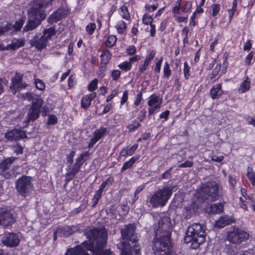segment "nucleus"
I'll list each match as a JSON object with an SVG mask.
<instances>
[{
	"label": "nucleus",
	"mask_w": 255,
	"mask_h": 255,
	"mask_svg": "<svg viewBox=\"0 0 255 255\" xmlns=\"http://www.w3.org/2000/svg\"><path fill=\"white\" fill-rule=\"evenodd\" d=\"M155 56V52L153 51H152L150 52V53L146 57L144 62L146 63L149 64L150 61Z\"/></svg>",
	"instance_id": "obj_54"
},
{
	"label": "nucleus",
	"mask_w": 255,
	"mask_h": 255,
	"mask_svg": "<svg viewBox=\"0 0 255 255\" xmlns=\"http://www.w3.org/2000/svg\"><path fill=\"white\" fill-rule=\"evenodd\" d=\"M114 181V179L112 177L108 178L106 180L104 181L101 185L99 189L103 191L106 187L109 184H112Z\"/></svg>",
	"instance_id": "obj_42"
},
{
	"label": "nucleus",
	"mask_w": 255,
	"mask_h": 255,
	"mask_svg": "<svg viewBox=\"0 0 255 255\" xmlns=\"http://www.w3.org/2000/svg\"><path fill=\"white\" fill-rule=\"evenodd\" d=\"M25 43L24 40L21 39H14L12 40V42L7 45L6 46L1 48L2 50H14L19 47L24 46Z\"/></svg>",
	"instance_id": "obj_19"
},
{
	"label": "nucleus",
	"mask_w": 255,
	"mask_h": 255,
	"mask_svg": "<svg viewBox=\"0 0 255 255\" xmlns=\"http://www.w3.org/2000/svg\"><path fill=\"white\" fill-rule=\"evenodd\" d=\"M139 156L136 157L134 156L130 158L128 161L125 162L121 169V171L123 172L128 169L130 168L135 163V162L139 159Z\"/></svg>",
	"instance_id": "obj_26"
},
{
	"label": "nucleus",
	"mask_w": 255,
	"mask_h": 255,
	"mask_svg": "<svg viewBox=\"0 0 255 255\" xmlns=\"http://www.w3.org/2000/svg\"><path fill=\"white\" fill-rule=\"evenodd\" d=\"M171 223L169 218L164 217L158 223L156 235L152 241L155 255H176L171 244Z\"/></svg>",
	"instance_id": "obj_1"
},
{
	"label": "nucleus",
	"mask_w": 255,
	"mask_h": 255,
	"mask_svg": "<svg viewBox=\"0 0 255 255\" xmlns=\"http://www.w3.org/2000/svg\"><path fill=\"white\" fill-rule=\"evenodd\" d=\"M14 222V219L11 213L7 211H0V225L4 227L11 226Z\"/></svg>",
	"instance_id": "obj_17"
},
{
	"label": "nucleus",
	"mask_w": 255,
	"mask_h": 255,
	"mask_svg": "<svg viewBox=\"0 0 255 255\" xmlns=\"http://www.w3.org/2000/svg\"><path fill=\"white\" fill-rule=\"evenodd\" d=\"M111 58V54L109 50H105L101 55V63L103 64H107Z\"/></svg>",
	"instance_id": "obj_27"
},
{
	"label": "nucleus",
	"mask_w": 255,
	"mask_h": 255,
	"mask_svg": "<svg viewBox=\"0 0 255 255\" xmlns=\"http://www.w3.org/2000/svg\"><path fill=\"white\" fill-rule=\"evenodd\" d=\"M162 103V100L154 95L150 96L149 100L148 101L147 104L149 108L148 114L149 116L153 114L154 112L160 108Z\"/></svg>",
	"instance_id": "obj_16"
},
{
	"label": "nucleus",
	"mask_w": 255,
	"mask_h": 255,
	"mask_svg": "<svg viewBox=\"0 0 255 255\" xmlns=\"http://www.w3.org/2000/svg\"><path fill=\"white\" fill-rule=\"evenodd\" d=\"M142 100V93H141V92H139L136 96L135 100L134 102V104L135 105V106H138L140 104V103Z\"/></svg>",
	"instance_id": "obj_52"
},
{
	"label": "nucleus",
	"mask_w": 255,
	"mask_h": 255,
	"mask_svg": "<svg viewBox=\"0 0 255 255\" xmlns=\"http://www.w3.org/2000/svg\"><path fill=\"white\" fill-rule=\"evenodd\" d=\"M57 122V118L56 116L50 115L48 118V125H55Z\"/></svg>",
	"instance_id": "obj_48"
},
{
	"label": "nucleus",
	"mask_w": 255,
	"mask_h": 255,
	"mask_svg": "<svg viewBox=\"0 0 255 255\" xmlns=\"http://www.w3.org/2000/svg\"><path fill=\"white\" fill-rule=\"evenodd\" d=\"M213 12L212 15L215 16L220 11V5L218 4H214L212 6Z\"/></svg>",
	"instance_id": "obj_59"
},
{
	"label": "nucleus",
	"mask_w": 255,
	"mask_h": 255,
	"mask_svg": "<svg viewBox=\"0 0 255 255\" xmlns=\"http://www.w3.org/2000/svg\"><path fill=\"white\" fill-rule=\"evenodd\" d=\"M121 72L119 70H113L111 72V77L113 80L117 81L121 76Z\"/></svg>",
	"instance_id": "obj_45"
},
{
	"label": "nucleus",
	"mask_w": 255,
	"mask_h": 255,
	"mask_svg": "<svg viewBox=\"0 0 255 255\" xmlns=\"http://www.w3.org/2000/svg\"><path fill=\"white\" fill-rule=\"evenodd\" d=\"M85 235L94 246L96 243L97 248L91 250L92 255H112L110 250L103 252V247L106 243L107 232L102 229L89 228L85 231ZM66 255H90L81 247L75 249H69L65 253Z\"/></svg>",
	"instance_id": "obj_2"
},
{
	"label": "nucleus",
	"mask_w": 255,
	"mask_h": 255,
	"mask_svg": "<svg viewBox=\"0 0 255 255\" xmlns=\"http://www.w3.org/2000/svg\"><path fill=\"white\" fill-rule=\"evenodd\" d=\"M75 155V151H72L67 156L66 161L67 163H69L71 165L73 163V157Z\"/></svg>",
	"instance_id": "obj_49"
},
{
	"label": "nucleus",
	"mask_w": 255,
	"mask_h": 255,
	"mask_svg": "<svg viewBox=\"0 0 255 255\" xmlns=\"http://www.w3.org/2000/svg\"><path fill=\"white\" fill-rule=\"evenodd\" d=\"M192 7V2L191 1H186L182 7V10L184 12L189 11Z\"/></svg>",
	"instance_id": "obj_50"
},
{
	"label": "nucleus",
	"mask_w": 255,
	"mask_h": 255,
	"mask_svg": "<svg viewBox=\"0 0 255 255\" xmlns=\"http://www.w3.org/2000/svg\"><path fill=\"white\" fill-rule=\"evenodd\" d=\"M48 41L46 40L45 38L42 35L40 37L38 36H35L33 39L30 41V44L31 46H34L39 50H41L45 48L47 45Z\"/></svg>",
	"instance_id": "obj_18"
},
{
	"label": "nucleus",
	"mask_w": 255,
	"mask_h": 255,
	"mask_svg": "<svg viewBox=\"0 0 255 255\" xmlns=\"http://www.w3.org/2000/svg\"><path fill=\"white\" fill-rule=\"evenodd\" d=\"M205 227L199 223H194L186 230L184 242L186 243H191V248L196 249L205 242Z\"/></svg>",
	"instance_id": "obj_3"
},
{
	"label": "nucleus",
	"mask_w": 255,
	"mask_h": 255,
	"mask_svg": "<svg viewBox=\"0 0 255 255\" xmlns=\"http://www.w3.org/2000/svg\"><path fill=\"white\" fill-rule=\"evenodd\" d=\"M60 232L63 234L64 237H67L72 235L74 231L73 228L70 226H66L63 228H60Z\"/></svg>",
	"instance_id": "obj_30"
},
{
	"label": "nucleus",
	"mask_w": 255,
	"mask_h": 255,
	"mask_svg": "<svg viewBox=\"0 0 255 255\" xmlns=\"http://www.w3.org/2000/svg\"><path fill=\"white\" fill-rule=\"evenodd\" d=\"M170 114V112L168 110H166L165 112L162 113L159 117L161 119H165V120H167L168 119V117L169 116V115Z\"/></svg>",
	"instance_id": "obj_64"
},
{
	"label": "nucleus",
	"mask_w": 255,
	"mask_h": 255,
	"mask_svg": "<svg viewBox=\"0 0 255 255\" xmlns=\"http://www.w3.org/2000/svg\"><path fill=\"white\" fill-rule=\"evenodd\" d=\"M14 151L17 155L21 154L23 153V147L19 144H16L13 146Z\"/></svg>",
	"instance_id": "obj_51"
},
{
	"label": "nucleus",
	"mask_w": 255,
	"mask_h": 255,
	"mask_svg": "<svg viewBox=\"0 0 255 255\" xmlns=\"http://www.w3.org/2000/svg\"><path fill=\"white\" fill-rule=\"evenodd\" d=\"M3 244L9 247H14L18 246L20 242V239L18 235L13 233L5 234L1 238Z\"/></svg>",
	"instance_id": "obj_12"
},
{
	"label": "nucleus",
	"mask_w": 255,
	"mask_h": 255,
	"mask_svg": "<svg viewBox=\"0 0 255 255\" xmlns=\"http://www.w3.org/2000/svg\"><path fill=\"white\" fill-rule=\"evenodd\" d=\"M102 192L103 190L100 189H99L98 191L96 192L93 199L94 202L93 206H95L96 205L98 204L99 199L101 198Z\"/></svg>",
	"instance_id": "obj_39"
},
{
	"label": "nucleus",
	"mask_w": 255,
	"mask_h": 255,
	"mask_svg": "<svg viewBox=\"0 0 255 255\" xmlns=\"http://www.w3.org/2000/svg\"><path fill=\"white\" fill-rule=\"evenodd\" d=\"M118 248L120 250L122 255H132L131 246L129 243L120 242L118 245Z\"/></svg>",
	"instance_id": "obj_20"
},
{
	"label": "nucleus",
	"mask_w": 255,
	"mask_h": 255,
	"mask_svg": "<svg viewBox=\"0 0 255 255\" xmlns=\"http://www.w3.org/2000/svg\"><path fill=\"white\" fill-rule=\"evenodd\" d=\"M22 97L25 100H28V101H32L33 102L35 101L36 99H34V94L31 93H26L24 94H23Z\"/></svg>",
	"instance_id": "obj_44"
},
{
	"label": "nucleus",
	"mask_w": 255,
	"mask_h": 255,
	"mask_svg": "<svg viewBox=\"0 0 255 255\" xmlns=\"http://www.w3.org/2000/svg\"><path fill=\"white\" fill-rule=\"evenodd\" d=\"M98 80L97 79H94L88 85V90L90 91H94L97 88Z\"/></svg>",
	"instance_id": "obj_41"
},
{
	"label": "nucleus",
	"mask_w": 255,
	"mask_h": 255,
	"mask_svg": "<svg viewBox=\"0 0 255 255\" xmlns=\"http://www.w3.org/2000/svg\"><path fill=\"white\" fill-rule=\"evenodd\" d=\"M137 147L138 145L137 144H135L130 148L127 149L129 155H132L137 148Z\"/></svg>",
	"instance_id": "obj_61"
},
{
	"label": "nucleus",
	"mask_w": 255,
	"mask_h": 255,
	"mask_svg": "<svg viewBox=\"0 0 255 255\" xmlns=\"http://www.w3.org/2000/svg\"><path fill=\"white\" fill-rule=\"evenodd\" d=\"M251 87L250 79L248 77H246V79L244 80L241 84L239 89V92L241 93H245L248 91Z\"/></svg>",
	"instance_id": "obj_25"
},
{
	"label": "nucleus",
	"mask_w": 255,
	"mask_h": 255,
	"mask_svg": "<svg viewBox=\"0 0 255 255\" xmlns=\"http://www.w3.org/2000/svg\"><path fill=\"white\" fill-rule=\"evenodd\" d=\"M68 13V11L67 9L64 7H60L49 16L47 19V21L50 24L56 22L65 18Z\"/></svg>",
	"instance_id": "obj_15"
},
{
	"label": "nucleus",
	"mask_w": 255,
	"mask_h": 255,
	"mask_svg": "<svg viewBox=\"0 0 255 255\" xmlns=\"http://www.w3.org/2000/svg\"><path fill=\"white\" fill-rule=\"evenodd\" d=\"M43 103L44 102L41 99H35L31 107L29 109L27 114L26 119L24 121V123L26 125L29 124L31 122L35 121L38 118Z\"/></svg>",
	"instance_id": "obj_8"
},
{
	"label": "nucleus",
	"mask_w": 255,
	"mask_h": 255,
	"mask_svg": "<svg viewBox=\"0 0 255 255\" xmlns=\"http://www.w3.org/2000/svg\"><path fill=\"white\" fill-rule=\"evenodd\" d=\"M158 5V4L153 5H146L145 6V8H146V10L149 11H153L157 8Z\"/></svg>",
	"instance_id": "obj_58"
},
{
	"label": "nucleus",
	"mask_w": 255,
	"mask_h": 255,
	"mask_svg": "<svg viewBox=\"0 0 255 255\" xmlns=\"http://www.w3.org/2000/svg\"><path fill=\"white\" fill-rule=\"evenodd\" d=\"M15 187L21 195L27 196L33 187L31 177L25 175L21 176L16 181Z\"/></svg>",
	"instance_id": "obj_9"
},
{
	"label": "nucleus",
	"mask_w": 255,
	"mask_h": 255,
	"mask_svg": "<svg viewBox=\"0 0 255 255\" xmlns=\"http://www.w3.org/2000/svg\"><path fill=\"white\" fill-rule=\"evenodd\" d=\"M96 28V24L94 23H90L86 26V30L90 35L92 34Z\"/></svg>",
	"instance_id": "obj_43"
},
{
	"label": "nucleus",
	"mask_w": 255,
	"mask_h": 255,
	"mask_svg": "<svg viewBox=\"0 0 255 255\" xmlns=\"http://www.w3.org/2000/svg\"><path fill=\"white\" fill-rule=\"evenodd\" d=\"M136 52V48L134 46H130L127 49V52L129 55H133Z\"/></svg>",
	"instance_id": "obj_56"
},
{
	"label": "nucleus",
	"mask_w": 255,
	"mask_h": 255,
	"mask_svg": "<svg viewBox=\"0 0 255 255\" xmlns=\"http://www.w3.org/2000/svg\"><path fill=\"white\" fill-rule=\"evenodd\" d=\"M190 67L188 66L187 63L185 62L184 64V77L186 79H188L190 76L189 74Z\"/></svg>",
	"instance_id": "obj_46"
},
{
	"label": "nucleus",
	"mask_w": 255,
	"mask_h": 255,
	"mask_svg": "<svg viewBox=\"0 0 255 255\" xmlns=\"http://www.w3.org/2000/svg\"><path fill=\"white\" fill-rule=\"evenodd\" d=\"M88 151L81 153L80 155L76 159L75 162L74 164L72 169L66 174V181H70L78 173L83 164L86 161V157L89 155Z\"/></svg>",
	"instance_id": "obj_10"
},
{
	"label": "nucleus",
	"mask_w": 255,
	"mask_h": 255,
	"mask_svg": "<svg viewBox=\"0 0 255 255\" xmlns=\"http://www.w3.org/2000/svg\"><path fill=\"white\" fill-rule=\"evenodd\" d=\"M140 126V123L137 120H135L128 126L127 128L129 131L132 132L137 129Z\"/></svg>",
	"instance_id": "obj_34"
},
{
	"label": "nucleus",
	"mask_w": 255,
	"mask_h": 255,
	"mask_svg": "<svg viewBox=\"0 0 255 255\" xmlns=\"http://www.w3.org/2000/svg\"><path fill=\"white\" fill-rule=\"evenodd\" d=\"M146 113V112L144 109L141 110L138 116L137 117V119L140 122H142L145 118Z\"/></svg>",
	"instance_id": "obj_55"
},
{
	"label": "nucleus",
	"mask_w": 255,
	"mask_h": 255,
	"mask_svg": "<svg viewBox=\"0 0 255 255\" xmlns=\"http://www.w3.org/2000/svg\"><path fill=\"white\" fill-rule=\"evenodd\" d=\"M219 184L215 181L206 182L202 186L201 194L203 200L213 202L219 197Z\"/></svg>",
	"instance_id": "obj_6"
},
{
	"label": "nucleus",
	"mask_w": 255,
	"mask_h": 255,
	"mask_svg": "<svg viewBox=\"0 0 255 255\" xmlns=\"http://www.w3.org/2000/svg\"><path fill=\"white\" fill-rule=\"evenodd\" d=\"M4 137L9 141H16L26 137V135L22 130L13 129L7 131L4 134Z\"/></svg>",
	"instance_id": "obj_14"
},
{
	"label": "nucleus",
	"mask_w": 255,
	"mask_h": 255,
	"mask_svg": "<svg viewBox=\"0 0 255 255\" xmlns=\"http://www.w3.org/2000/svg\"><path fill=\"white\" fill-rule=\"evenodd\" d=\"M163 60V57H161L160 58V59L158 60V61L156 63V66L154 68V71L156 72L157 73H159L160 71V67L161 65V63Z\"/></svg>",
	"instance_id": "obj_53"
},
{
	"label": "nucleus",
	"mask_w": 255,
	"mask_h": 255,
	"mask_svg": "<svg viewBox=\"0 0 255 255\" xmlns=\"http://www.w3.org/2000/svg\"><path fill=\"white\" fill-rule=\"evenodd\" d=\"M35 84L36 88L40 91H43L45 89V83L43 82L42 80L39 79H35Z\"/></svg>",
	"instance_id": "obj_38"
},
{
	"label": "nucleus",
	"mask_w": 255,
	"mask_h": 255,
	"mask_svg": "<svg viewBox=\"0 0 255 255\" xmlns=\"http://www.w3.org/2000/svg\"><path fill=\"white\" fill-rule=\"evenodd\" d=\"M234 222V219L229 218L228 217H222L220 219L216 221V225L217 227L222 228Z\"/></svg>",
	"instance_id": "obj_24"
},
{
	"label": "nucleus",
	"mask_w": 255,
	"mask_h": 255,
	"mask_svg": "<svg viewBox=\"0 0 255 255\" xmlns=\"http://www.w3.org/2000/svg\"><path fill=\"white\" fill-rule=\"evenodd\" d=\"M22 74L16 73L14 77L11 79V85L9 88L13 94H15L17 91L20 90L26 87V84L22 82Z\"/></svg>",
	"instance_id": "obj_13"
},
{
	"label": "nucleus",
	"mask_w": 255,
	"mask_h": 255,
	"mask_svg": "<svg viewBox=\"0 0 255 255\" xmlns=\"http://www.w3.org/2000/svg\"><path fill=\"white\" fill-rule=\"evenodd\" d=\"M128 99V91H125L124 92V94H123L122 100H121V105H123L124 104H125L127 101Z\"/></svg>",
	"instance_id": "obj_62"
},
{
	"label": "nucleus",
	"mask_w": 255,
	"mask_h": 255,
	"mask_svg": "<svg viewBox=\"0 0 255 255\" xmlns=\"http://www.w3.org/2000/svg\"><path fill=\"white\" fill-rule=\"evenodd\" d=\"M247 176L253 186H255V175L252 168L248 167Z\"/></svg>",
	"instance_id": "obj_33"
},
{
	"label": "nucleus",
	"mask_w": 255,
	"mask_h": 255,
	"mask_svg": "<svg viewBox=\"0 0 255 255\" xmlns=\"http://www.w3.org/2000/svg\"><path fill=\"white\" fill-rule=\"evenodd\" d=\"M223 94L222 85L221 84L214 85L210 90V95L213 99L219 98Z\"/></svg>",
	"instance_id": "obj_23"
},
{
	"label": "nucleus",
	"mask_w": 255,
	"mask_h": 255,
	"mask_svg": "<svg viewBox=\"0 0 255 255\" xmlns=\"http://www.w3.org/2000/svg\"><path fill=\"white\" fill-rule=\"evenodd\" d=\"M142 21L144 24L146 25L149 24L150 25L152 21V18L148 14H145L143 16Z\"/></svg>",
	"instance_id": "obj_47"
},
{
	"label": "nucleus",
	"mask_w": 255,
	"mask_h": 255,
	"mask_svg": "<svg viewBox=\"0 0 255 255\" xmlns=\"http://www.w3.org/2000/svg\"><path fill=\"white\" fill-rule=\"evenodd\" d=\"M171 168L167 170L162 174V178L164 179H168L170 178Z\"/></svg>",
	"instance_id": "obj_60"
},
{
	"label": "nucleus",
	"mask_w": 255,
	"mask_h": 255,
	"mask_svg": "<svg viewBox=\"0 0 255 255\" xmlns=\"http://www.w3.org/2000/svg\"><path fill=\"white\" fill-rule=\"evenodd\" d=\"M193 166V162L187 161L184 163L179 164L178 167L179 168L191 167Z\"/></svg>",
	"instance_id": "obj_57"
},
{
	"label": "nucleus",
	"mask_w": 255,
	"mask_h": 255,
	"mask_svg": "<svg viewBox=\"0 0 255 255\" xmlns=\"http://www.w3.org/2000/svg\"><path fill=\"white\" fill-rule=\"evenodd\" d=\"M164 76L168 78L171 74V70L169 68V65L167 62H166L164 65L163 68Z\"/></svg>",
	"instance_id": "obj_40"
},
{
	"label": "nucleus",
	"mask_w": 255,
	"mask_h": 255,
	"mask_svg": "<svg viewBox=\"0 0 255 255\" xmlns=\"http://www.w3.org/2000/svg\"><path fill=\"white\" fill-rule=\"evenodd\" d=\"M172 193V190L169 187H165L159 189L151 197L150 203L154 208L158 206L163 207L165 206Z\"/></svg>",
	"instance_id": "obj_5"
},
{
	"label": "nucleus",
	"mask_w": 255,
	"mask_h": 255,
	"mask_svg": "<svg viewBox=\"0 0 255 255\" xmlns=\"http://www.w3.org/2000/svg\"><path fill=\"white\" fill-rule=\"evenodd\" d=\"M24 23V19L23 18H21L15 22V24L13 25L12 28H13L15 31H19Z\"/></svg>",
	"instance_id": "obj_37"
},
{
	"label": "nucleus",
	"mask_w": 255,
	"mask_h": 255,
	"mask_svg": "<svg viewBox=\"0 0 255 255\" xmlns=\"http://www.w3.org/2000/svg\"><path fill=\"white\" fill-rule=\"evenodd\" d=\"M107 129L105 128H101L96 130L94 132V135L99 140L106 133Z\"/></svg>",
	"instance_id": "obj_31"
},
{
	"label": "nucleus",
	"mask_w": 255,
	"mask_h": 255,
	"mask_svg": "<svg viewBox=\"0 0 255 255\" xmlns=\"http://www.w3.org/2000/svg\"><path fill=\"white\" fill-rule=\"evenodd\" d=\"M253 57V53L252 52H250L246 58V63L247 65H250L251 64V61Z\"/></svg>",
	"instance_id": "obj_63"
},
{
	"label": "nucleus",
	"mask_w": 255,
	"mask_h": 255,
	"mask_svg": "<svg viewBox=\"0 0 255 255\" xmlns=\"http://www.w3.org/2000/svg\"><path fill=\"white\" fill-rule=\"evenodd\" d=\"M56 33L55 29L53 28H49L45 30L43 32V36L45 38L46 40L48 41V39L54 35Z\"/></svg>",
	"instance_id": "obj_29"
},
{
	"label": "nucleus",
	"mask_w": 255,
	"mask_h": 255,
	"mask_svg": "<svg viewBox=\"0 0 255 255\" xmlns=\"http://www.w3.org/2000/svg\"><path fill=\"white\" fill-rule=\"evenodd\" d=\"M116 36L111 35L108 36L107 41L106 42V45L107 47H112L116 44Z\"/></svg>",
	"instance_id": "obj_35"
},
{
	"label": "nucleus",
	"mask_w": 255,
	"mask_h": 255,
	"mask_svg": "<svg viewBox=\"0 0 255 255\" xmlns=\"http://www.w3.org/2000/svg\"><path fill=\"white\" fill-rule=\"evenodd\" d=\"M16 159V157H10L7 158L1 162L0 164V174L7 179L15 177V175L14 171L9 170V167Z\"/></svg>",
	"instance_id": "obj_11"
},
{
	"label": "nucleus",
	"mask_w": 255,
	"mask_h": 255,
	"mask_svg": "<svg viewBox=\"0 0 255 255\" xmlns=\"http://www.w3.org/2000/svg\"><path fill=\"white\" fill-rule=\"evenodd\" d=\"M118 67L122 70L128 71L130 70L131 64L130 63V62L126 61L119 64Z\"/></svg>",
	"instance_id": "obj_36"
},
{
	"label": "nucleus",
	"mask_w": 255,
	"mask_h": 255,
	"mask_svg": "<svg viewBox=\"0 0 255 255\" xmlns=\"http://www.w3.org/2000/svg\"><path fill=\"white\" fill-rule=\"evenodd\" d=\"M120 14L121 16L127 20H128L130 18V15L128 12L127 6L125 5H123L119 9Z\"/></svg>",
	"instance_id": "obj_28"
},
{
	"label": "nucleus",
	"mask_w": 255,
	"mask_h": 255,
	"mask_svg": "<svg viewBox=\"0 0 255 255\" xmlns=\"http://www.w3.org/2000/svg\"><path fill=\"white\" fill-rule=\"evenodd\" d=\"M249 234L242 230L238 227H234L228 232L227 238L229 241L234 244H240L249 238Z\"/></svg>",
	"instance_id": "obj_7"
},
{
	"label": "nucleus",
	"mask_w": 255,
	"mask_h": 255,
	"mask_svg": "<svg viewBox=\"0 0 255 255\" xmlns=\"http://www.w3.org/2000/svg\"><path fill=\"white\" fill-rule=\"evenodd\" d=\"M136 227L133 224H129L126 225L124 228L121 229V237L124 242L130 241L133 243H136L138 241V237L135 233ZM140 250V246L138 244H135L132 250L135 253L136 255H138Z\"/></svg>",
	"instance_id": "obj_4"
},
{
	"label": "nucleus",
	"mask_w": 255,
	"mask_h": 255,
	"mask_svg": "<svg viewBox=\"0 0 255 255\" xmlns=\"http://www.w3.org/2000/svg\"><path fill=\"white\" fill-rule=\"evenodd\" d=\"M205 210L209 214H217L223 211V206L221 203L211 204L206 207Z\"/></svg>",
	"instance_id": "obj_21"
},
{
	"label": "nucleus",
	"mask_w": 255,
	"mask_h": 255,
	"mask_svg": "<svg viewBox=\"0 0 255 255\" xmlns=\"http://www.w3.org/2000/svg\"><path fill=\"white\" fill-rule=\"evenodd\" d=\"M96 93L93 92L88 95H86L81 100V107L84 109H87L91 105V102L96 97Z\"/></svg>",
	"instance_id": "obj_22"
},
{
	"label": "nucleus",
	"mask_w": 255,
	"mask_h": 255,
	"mask_svg": "<svg viewBox=\"0 0 255 255\" xmlns=\"http://www.w3.org/2000/svg\"><path fill=\"white\" fill-rule=\"evenodd\" d=\"M117 28L119 33L124 34L127 28L126 23L123 20L119 21Z\"/></svg>",
	"instance_id": "obj_32"
}]
</instances>
